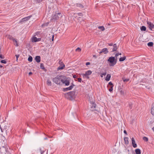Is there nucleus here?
<instances>
[{
  "label": "nucleus",
  "instance_id": "nucleus-1",
  "mask_svg": "<svg viewBox=\"0 0 154 154\" xmlns=\"http://www.w3.org/2000/svg\"><path fill=\"white\" fill-rule=\"evenodd\" d=\"M75 92L74 91H72L68 93L64 94V97L69 100H73L75 98Z\"/></svg>",
  "mask_w": 154,
  "mask_h": 154
},
{
  "label": "nucleus",
  "instance_id": "nucleus-2",
  "mask_svg": "<svg viewBox=\"0 0 154 154\" xmlns=\"http://www.w3.org/2000/svg\"><path fill=\"white\" fill-rule=\"evenodd\" d=\"M107 61L109 63V65L110 66H113L116 63L117 59L115 58V57H111L109 58Z\"/></svg>",
  "mask_w": 154,
  "mask_h": 154
},
{
  "label": "nucleus",
  "instance_id": "nucleus-3",
  "mask_svg": "<svg viewBox=\"0 0 154 154\" xmlns=\"http://www.w3.org/2000/svg\"><path fill=\"white\" fill-rule=\"evenodd\" d=\"M63 75H57L53 79V81L56 84L59 85H62V79H63Z\"/></svg>",
  "mask_w": 154,
  "mask_h": 154
},
{
  "label": "nucleus",
  "instance_id": "nucleus-4",
  "mask_svg": "<svg viewBox=\"0 0 154 154\" xmlns=\"http://www.w3.org/2000/svg\"><path fill=\"white\" fill-rule=\"evenodd\" d=\"M63 79H62V85L65 84L66 86L69 85V81L67 79L66 76L63 75Z\"/></svg>",
  "mask_w": 154,
  "mask_h": 154
},
{
  "label": "nucleus",
  "instance_id": "nucleus-5",
  "mask_svg": "<svg viewBox=\"0 0 154 154\" xmlns=\"http://www.w3.org/2000/svg\"><path fill=\"white\" fill-rule=\"evenodd\" d=\"M91 73V71L89 70L86 71L85 74H82V75L83 76L84 78H85L88 79H89V77L88 76L90 75Z\"/></svg>",
  "mask_w": 154,
  "mask_h": 154
},
{
  "label": "nucleus",
  "instance_id": "nucleus-6",
  "mask_svg": "<svg viewBox=\"0 0 154 154\" xmlns=\"http://www.w3.org/2000/svg\"><path fill=\"white\" fill-rule=\"evenodd\" d=\"M59 64L60 65V66L57 68V70H61L63 69L65 67V65L63 62L61 61V60H59Z\"/></svg>",
  "mask_w": 154,
  "mask_h": 154
},
{
  "label": "nucleus",
  "instance_id": "nucleus-7",
  "mask_svg": "<svg viewBox=\"0 0 154 154\" xmlns=\"http://www.w3.org/2000/svg\"><path fill=\"white\" fill-rule=\"evenodd\" d=\"M93 100H92L91 101L90 100V103L91 104V110L92 111H98L97 109H95L96 107V104L94 103Z\"/></svg>",
  "mask_w": 154,
  "mask_h": 154
},
{
  "label": "nucleus",
  "instance_id": "nucleus-8",
  "mask_svg": "<svg viewBox=\"0 0 154 154\" xmlns=\"http://www.w3.org/2000/svg\"><path fill=\"white\" fill-rule=\"evenodd\" d=\"M41 40V38H37L36 37L34 36L32 38V42H35L40 41Z\"/></svg>",
  "mask_w": 154,
  "mask_h": 154
},
{
  "label": "nucleus",
  "instance_id": "nucleus-9",
  "mask_svg": "<svg viewBox=\"0 0 154 154\" xmlns=\"http://www.w3.org/2000/svg\"><path fill=\"white\" fill-rule=\"evenodd\" d=\"M74 86L75 85L73 84H72V85H70L69 87L66 88H63V90L64 91H65L71 90L72 89V88H73V86Z\"/></svg>",
  "mask_w": 154,
  "mask_h": 154
},
{
  "label": "nucleus",
  "instance_id": "nucleus-10",
  "mask_svg": "<svg viewBox=\"0 0 154 154\" xmlns=\"http://www.w3.org/2000/svg\"><path fill=\"white\" fill-rule=\"evenodd\" d=\"M147 23L148 25L149 28L151 30H152L153 29H154V25L152 23L149 22H147Z\"/></svg>",
  "mask_w": 154,
  "mask_h": 154
},
{
  "label": "nucleus",
  "instance_id": "nucleus-11",
  "mask_svg": "<svg viewBox=\"0 0 154 154\" xmlns=\"http://www.w3.org/2000/svg\"><path fill=\"white\" fill-rule=\"evenodd\" d=\"M32 15L29 16L27 17L24 18H23L21 21H20V22L21 23L22 22H24L29 20V19L31 17Z\"/></svg>",
  "mask_w": 154,
  "mask_h": 154
},
{
  "label": "nucleus",
  "instance_id": "nucleus-12",
  "mask_svg": "<svg viewBox=\"0 0 154 154\" xmlns=\"http://www.w3.org/2000/svg\"><path fill=\"white\" fill-rule=\"evenodd\" d=\"M132 140V143L133 146L134 148H136L137 147V145L135 143V141L133 137H132L131 139Z\"/></svg>",
  "mask_w": 154,
  "mask_h": 154
},
{
  "label": "nucleus",
  "instance_id": "nucleus-13",
  "mask_svg": "<svg viewBox=\"0 0 154 154\" xmlns=\"http://www.w3.org/2000/svg\"><path fill=\"white\" fill-rule=\"evenodd\" d=\"M111 48H112V52L116 51L117 49L116 44H114Z\"/></svg>",
  "mask_w": 154,
  "mask_h": 154
},
{
  "label": "nucleus",
  "instance_id": "nucleus-14",
  "mask_svg": "<svg viewBox=\"0 0 154 154\" xmlns=\"http://www.w3.org/2000/svg\"><path fill=\"white\" fill-rule=\"evenodd\" d=\"M59 18V17L57 13H55L53 16L52 18L55 20H57Z\"/></svg>",
  "mask_w": 154,
  "mask_h": 154
},
{
  "label": "nucleus",
  "instance_id": "nucleus-15",
  "mask_svg": "<svg viewBox=\"0 0 154 154\" xmlns=\"http://www.w3.org/2000/svg\"><path fill=\"white\" fill-rule=\"evenodd\" d=\"M35 60L36 61L37 63H39L41 60V58L40 56H36L35 58Z\"/></svg>",
  "mask_w": 154,
  "mask_h": 154
},
{
  "label": "nucleus",
  "instance_id": "nucleus-16",
  "mask_svg": "<svg viewBox=\"0 0 154 154\" xmlns=\"http://www.w3.org/2000/svg\"><path fill=\"white\" fill-rule=\"evenodd\" d=\"M151 114L154 116V103H153L152 104L151 109Z\"/></svg>",
  "mask_w": 154,
  "mask_h": 154
},
{
  "label": "nucleus",
  "instance_id": "nucleus-17",
  "mask_svg": "<svg viewBox=\"0 0 154 154\" xmlns=\"http://www.w3.org/2000/svg\"><path fill=\"white\" fill-rule=\"evenodd\" d=\"M102 50V51L103 53L105 54H107L109 52L107 49L106 48L103 49Z\"/></svg>",
  "mask_w": 154,
  "mask_h": 154
},
{
  "label": "nucleus",
  "instance_id": "nucleus-18",
  "mask_svg": "<svg viewBox=\"0 0 154 154\" xmlns=\"http://www.w3.org/2000/svg\"><path fill=\"white\" fill-rule=\"evenodd\" d=\"M111 76V75L110 74H107L106 78L105 80L107 81H109L110 79Z\"/></svg>",
  "mask_w": 154,
  "mask_h": 154
},
{
  "label": "nucleus",
  "instance_id": "nucleus-19",
  "mask_svg": "<svg viewBox=\"0 0 154 154\" xmlns=\"http://www.w3.org/2000/svg\"><path fill=\"white\" fill-rule=\"evenodd\" d=\"M135 152L136 154H140L141 151L140 149H137L135 150Z\"/></svg>",
  "mask_w": 154,
  "mask_h": 154
},
{
  "label": "nucleus",
  "instance_id": "nucleus-20",
  "mask_svg": "<svg viewBox=\"0 0 154 154\" xmlns=\"http://www.w3.org/2000/svg\"><path fill=\"white\" fill-rule=\"evenodd\" d=\"M125 143L126 144H128L129 143L128 138L127 137H125L124 138Z\"/></svg>",
  "mask_w": 154,
  "mask_h": 154
},
{
  "label": "nucleus",
  "instance_id": "nucleus-21",
  "mask_svg": "<svg viewBox=\"0 0 154 154\" xmlns=\"http://www.w3.org/2000/svg\"><path fill=\"white\" fill-rule=\"evenodd\" d=\"M126 58V57L125 56H124L123 57H120L119 59V61L120 62L124 61V60H125Z\"/></svg>",
  "mask_w": 154,
  "mask_h": 154
},
{
  "label": "nucleus",
  "instance_id": "nucleus-22",
  "mask_svg": "<svg viewBox=\"0 0 154 154\" xmlns=\"http://www.w3.org/2000/svg\"><path fill=\"white\" fill-rule=\"evenodd\" d=\"M49 24V22H47L43 24L42 25V28H44L45 26H47Z\"/></svg>",
  "mask_w": 154,
  "mask_h": 154
},
{
  "label": "nucleus",
  "instance_id": "nucleus-23",
  "mask_svg": "<svg viewBox=\"0 0 154 154\" xmlns=\"http://www.w3.org/2000/svg\"><path fill=\"white\" fill-rule=\"evenodd\" d=\"M47 84L48 85L51 86V81L49 79H48L47 81Z\"/></svg>",
  "mask_w": 154,
  "mask_h": 154
},
{
  "label": "nucleus",
  "instance_id": "nucleus-24",
  "mask_svg": "<svg viewBox=\"0 0 154 154\" xmlns=\"http://www.w3.org/2000/svg\"><path fill=\"white\" fill-rule=\"evenodd\" d=\"M140 29L141 31H145L146 29V28L144 26H142L140 28Z\"/></svg>",
  "mask_w": 154,
  "mask_h": 154
},
{
  "label": "nucleus",
  "instance_id": "nucleus-25",
  "mask_svg": "<svg viewBox=\"0 0 154 154\" xmlns=\"http://www.w3.org/2000/svg\"><path fill=\"white\" fill-rule=\"evenodd\" d=\"M98 28L100 29L102 31H103L105 30V28L103 26H99L98 27Z\"/></svg>",
  "mask_w": 154,
  "mask_h": 154
},
{
  "label": "nucleus",
  "instance_id": "nucleus-26",
  "mask_svg": "<svg viewBox=\"0 0 154 154\" xmlns=\"http://www.w3.org/2000/svg\"><path fill=\"white\" fill-rule=\"evenodd\" d=\"M147 45L148 46L152 47L153 46V43L152 42H149L147 44Z\"/></svg>",
  "mask_w": 154,
  "mask_h": 154
},
{
  "label": "nucleus",
  "instance_id": "nucleus-27",
  "mask_svg": "<svg viewBox=\"0 0 154 154\" xmlns=\"http://www.w3.org/2000/svg\"><path fill=\"white\" fill-rule=\"evenodd\" d=\"M28 61L30 62H31L32 60V57L31 56H29L28 59Z\"/></svg>",
  "mask_w": 154,
  "mask_h": 154
},
{
  "label": "nucleus",
  "instance_id": "nucleus-28",
  "mask_svg": "<svg viewBox=\"0 0 154 154\" xmlns=\"http://www.w3.org/2000/svg\"><path fill=\"white\" fill-rule=\"evenodd\" d=\"M143 139L144 141H145L146 142H147L148 140V138L147 137H143Z\"/></svg>",
  "mask_w": 154,
  "mask_h": 154
},
{
  "label": "nucleus",
  "instance_id": "nucleus-29",
  "mask_svg": "<svg viewBox=\"0 0 154 154\" xmlns=\"http://www.w3.org/2000/svg\"><path fill=\"white\" fill-rule=\"evenodd\" d=\"M106 72H104L102 73H100V76L101 78L103 77V75H106Z\"/></svg>",
  "mask_w": 154,
  "mask_h": 154
},
{
  "label": "nucleus",
  "instance_id": "nucleus-30",
  "mask_svg": "<svg viewBox=\"0 0 154 154\" xmlns=\"http://www.w3.org/2000/svg\"><path fill=\"white\" fill-rule=\"evenodd\" d=\"M77 5L78 7H79L81 8H83V5L81 4H78Z\"/></svg>",
  "mask_w": 154,
  "mask_h": 154
},
{
  "label": "nucleus",
  "instance_id": "nucleus-31",
  "mask_svg": "<svg viewBox=\"0 0 154 154\" xmlns=\"http://www.w3.org/2000/svg\"><path fill=\"white\" fill-rule=\"evenodd\" d=\"M40 68L43 69V70H44L45 69V68L44 67V64L43 63H41L40 64Z\"/></svg>",
  "mask_w": 154,
  "mask_h": 154
},
{
  "label": "nucleus",
  "instance_id": "nucleus-32",
  "mask_svg": "<svg viewBox=\"0 0 154 154\" xmlns=\"http://www.w3.org/2000/svg\"><path fill=\"white\" fill-rule=\"evenodd\" d=\"M8 38H9L10 39V40H13V41H14V38L11 36H10L9 35V36H8Z\"/></svg>",
  "mask_w": 154,
  "mask_h": 154
},
{
  "label": "nucleus",
  "instance_id": "nucleus-33",
  "mask_svg": "<svg viewBox=\"0 0 154 154\" xmlns=\"http://www.w3.org/2000/svg\"><path fill=\"white\" fill-rule=\"evenodd\" d=\"M81 51V49L79 47L77 48L75 50V51H78L79 52H80Z\"/></svg>",
  "mask_w": 154,
  "mask_h": 154
},
{
  "label": "nucleus",
  "instance_id": "nucleus-34",
  "mask_svg": "<svg viewBox=\"0 0 154 154\" xmlns=\"http://www.w3.org/2000/svg\"><path fill=\"white\" fill-rule=\"evenodd\" d=\"M1 62L2 63L5 64L7 62L5 60H2L1 61Z\"/></svg>",
  "mask_w": 154,
  "mask_h": 154
},
{
  "label": "nucleus",
  "instance_id": "nucleus-35",
  "mask_svg": "<svg viewBox=\"0 0 154 154\" xmlns=\"http://www.w3.org/2000/svg\"><path fill=\"white\" fill-rule=\"evenodd\" d=\"M121 53H117L115 54V57H116V58H117V57H118L119 55H121Z\"/></svg>",
  "mask_w": 154,
  "mask_h": 154
},
{
  "label": "nucleus",
  "instance_id": "nucleus-36",
  "mask_svg": "<svg viewBox=\"0 0 154 154\" xmlns=\"http://www.w3.org/2000/svg\"><path fill=\"white\" fill-rule=\"evenodd\" d=\"M122 79L123 81L125 82H128L129 80V79H125L124 78H123Z\"/></svg>",
  "mask_w": 154,
  "mask_h": 154
},
{
  "label": "nucleus",
  "instance_id": "nucleus-37",
  "mask_svg": "<svg viewBox=\"0 0 154 154\" xmlns=\"http://www.w3.org/2000/svg\"><path fill=\"white\" fill-rule=\"evenodd\" d=\"M129 108L131 109L132 107V103H129Z\"/></svg>",
  "mask_w": 154,
  "mask_h": 154
},
{
  "label": "nucleus",
  "instance_id": "nucleus-38",
  "mask_svg": "<svg viewBox=\"0 0 154 154\" xmlns=\"http://www.w3.org/2000/svg\"><path fill=\"white\" fill-rule=\"evenodd\" d=\"M109 86H113V84L111 82H110L109 83L108 87Z\"/></svg>",
  "mask_w": 154,
  "mask_h": 154
},
{
  "label": "nucleus",
  "instance_id": "nucleus-39",
  "mask_svg": "<svg viewBox=\"0 0 154 154\" xmlns=\"http://www.w3.org/2000/svg\"><path fill=\"white\" fill-rule=\"evenodd\" d=\"M113 90V86H110V88L109 89V91L111 92Z\"/></svg>",
  "mask_w": 154,
  "mask_h": 154
},
{
  "label": "nucleus",
  "instance_id": "nucleus-40",
  "mask_svg": "<svg viewBox=\"0 0 154 154\" xmlns=\"http://www.w3.org/2000/svg\"><path fill=\"white\" fill-rule=\"evenodd\" d=\"M49 35H50V36H52V41H53L54 40V35L52 33L51 34H50Z\"/></svg>",
  "mask_w": 154,
  "mask_h": 154
},
{
  "label": "nucleus",
  "instance_id": "nucleus-41",
  "mask_svg": "<svg viewBox=\"0 0 154 154\" xmlns=\"http://www.w3.org/2000/svg\"><path fill=\"white\" fill-rule=\"evenodd\" d=\"M40 32H37L35 33V35H37V36H38V35H39L40 34Z\"/></svg>",
  "mask_w": 154,
  "mask_h": 154
},
{
  "label": "nucleus",
  "instance_id": "nucleus-42",
  "mask_svg": "<svg viewBox=\"0 0 154 154\" xmlns=\"http://www.w3.org/2000/svg\"><path fill=\"white\" fill-rule=\"evenodd\" d=\"M57 14H58V15L59 17V18L60 17H62V14H61V13H58Z\"/></svg>",
  "mask_w": 154,
  "mask_h": 154
},
{
  "label": "nucleus",
  "instance_id": "nucleus-43",
  "mask_svg": "<svg viewBox=\"0 0 154 154\" xmlns=\"http://www.w3.org/2000/svg\"><path fill=\"white\" fill-rule=\"evenodd\" d=\"M77 14L79 16H82V15H83L82 14V13H77Z\"/></svg>",
  "mask_w": 154,
  "mask_h": 154
},
{
  "label": "nucleus",
  "instance_id": "nucleus-44",
  "mask_svg": "<svg viewBox=\"0 0 154 154\" xmlns=\"http://www.w3.org/2000/svg\"><path fill=\"white\" fill-rule=\"evenodd\" d=\"M78 80L79 82H81L82 81V79L81 78H78Z\"/></svg>",
  "mask_w": 154,
  "mask_h": 154
},
{
  "label": "nucleus",
  "instance_id": "nucleus-45",
  "mask_svg": "<svg viewBox=\"0 0 154 154\" xmlns=\"http://www.w3.org/2000/svg\"><path fill=\"white\" fill-rule=\"evenodd\" d=\"M13 41L14 42L16 43V46H18V45L17 43V41L14 39V40Z\"/></svg>",
  "mask_w": 154,
  "mask_h": 154
},
{
  "label": "nucleus",
  "instance_id": "nucleus-46",
  "mask_svg": "<svg viewBox=\"0 0 154 154\" xmlns=\"http://www.w3.org/2000/svg\"><path fill=\"white\" fill-rule=\"evenodd\" d=\"M19 56L20 55L19 54H18V55H15L16 57V59H17V60H18V57H19Z\"/></svg>",
  "mask_w": 154,
  "mask_h": 154
},
{
  "label": "nucleus",
  "instance_id": "nucleus-47",
  "mask_svg": "<svg viewBox=\"0 0 154 154\" xmlns=\"http://www.w3.org/2000/svg\"><path fill=\"white\" fill-rule=\"evenodd\" d=\"M0 58L2 59H4V57L3 56L2 54H0Z\"/></svg>",
  "mask_w": 154,
  "mask_h": 154
},
{
  "label": "nucleus",
  "instance_id": "nucleus-48",
  "mask_svg": "<svg viewBox=\"0 0 154 154\" xmlns=\"http://www.w3.org/2000/svg\"><path fill=\"white\" fill-rule=\"evenodd\" d=\"M90 64V63L89 62H87L86 63V65L88 66V65H89Z\"/></svg>",
  "mask_w": 154,
  "mask_h": 154
},
{
  "label": "nucleus",
  "instance_id": "nucleus-49",
  "mask_svg": "<svg viewBox=\"0 0 154 154\" xmlns=\"http://www.w3.org/2000/svg\"><path fill=\"white\" fill-rule=\"evenodd\" d=\"M108 45L110 46H112V47L113 46V44L112 43H109V44H108Z\"/></svg>",
  "mask_w": 154,
  "mask_h": 154
},
{
  "label": "nucleus",
  "instance_id": "nucleus-50",
  "mask_svg": "<svg viewBox=\"0 0 154 154\" xmlns=\"http://www.w3.org/2000/svg\"><path fill=\"white\" fill-rule=\"evenodd\" d=\"M40 151H41V154H43V153H44V152H45V151H42V150L41 149L40 150Z\"/></svg>",
  "mask_w": 154,
  "mask_h": 154
},
{
  "label": "nucleus",
  "instance_id": "nucleus-51",
  "mask_svg": "<svg viewBox=\"0 0 154 154\" xmlns=\"http://www.w3.org/2000/svg\"><path fill=\"white\" fill-rule=\"evenodd\" d=\"M73 77L74 78H77V76L75 75H74L73 76Z\"/></svg>",
  "mask_w": 154,
  "mask_h": 154
},
{
  "label": "nucleus",
  "instance_id": "nucleus-52",
  "mask_svg": "<svg viewBox=\"0 0 154 154\" xmlns=\"http://www.w3.org/2000/svg\"><path fill=\"white\" fill-rule=\"evenodd\" d=\"M120 93H121V94H124V91H120Z\"/></svg>",
  "mask_w": 154,
  "mask_h": 154
},
{
  "label": "nucleus",
  "instance_id": "nucleus-53",
  "mask_svg": "<svg viewBox=\"0 0 154 154\" xmlns=\"http://www.w3.org/2000/svg\"><path fill=\"white\" fill-rule=\"evenodd\" d=\"M124 133L125 134H127V131L126 130H124Z\"/></svg>",
  "mask_w": 154,
  "mask_h": 154
},
{
  "label": "nucleus",
  "instance_id": "nucleus-54",
  "mask_svg": "<svg viewBox=\"0 0 154 154\" xmlns=\"http://www.w3.org/2000/svg\"><path fill=\"white\" fill-rule=\"evenodd\" d=\"M32 74V73L31 72H30L29 73V75H30Z\"/></svg>",
  "mask_w": 154,
  "mask_h": 154
},
{
  "label": "nucleus",
  "instance_id": "nucleus-55",
  "mask_svg": "<svg viewBox=\"0 0 154 154\" xmlns=\"http://www.w3.org/2000/svg\"><path fill=\"white\" fill-rule=\"evenodd\" d=\"M93 57H95L96 58H97V57H96V55H94L93 56Z\"/></svg>",
  "mask_w": 154,
  "mask_h": 154
},
{
  "label": "nucleus",
  "instance_id": "nucleus-56",
  "mask_svg": "<svg viewBox=\"0 0 154 154\" xmlns=\"http://www.w3.org/2000/svg\"><path fill=\"white\" fill-rule=\"evenodd\" d=\"M103 53L102 52V51L101 50V51L99 52L100 54H101L102 53Z\"/></svg>",
  "mask_w": 154,
  "mask_h": 154
},
{
  "label": "nucleus",
  "instance_id": "nucleus-57",
  "mask_svg": "<svg viewBox=\"0 0 154 154\" xmlns=\"http://www.w3.org/2000/svg\"><path fill=\"white\" fill-rule=\"evenodd\" d=\"M3 67V66L0 64V67L2 68Z\"/></svg>",
  "mask_w": 154,
  "mask_h": 154
},
{
  "label": "nucleus",
  "instance_id": "nucleus-58",
  "mask_svg": "<svg viewBox=\"0 0 154 154\" xmlns=\"http://www.w3.org/2000/svg\"><path fill=\"white\" fill-rule=\"evenodd\" d=\"M152 129L154 131V127L152 128Z\"/></svg>",
  "mask_w": 154,
  "mask_h": 154
},
{
  "label": "nucleus",
  "instance_id": "nucleus-59",
  "mask_svg": "<svg viewBox=\"0 0 154 154\" xmlns=\"http://www.w3.org/2000/svg\"><path fill=\"white\" fill-rule=\"evenodd\" d=\"M44 139L45 140H47V137H45V138H44Z\"/></svg>",
  "mask_w": 154,
  "mask_h": 154
}]
</instances>
